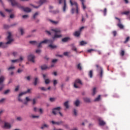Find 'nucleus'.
<instances>
[{
    "instance_id": "f257e3e1",
    "label": "nucleus",
    "mask_w": 130,
    "mask_h": 130,
    "mask_svg": "<svg viewBox=\"0 0 130 130\" xmlns=\"http://www.w3.org/2000/svg\"><path fill=\"white\" fill-rule=\"evenodd\" d=\"M52 31H53L55 33V35L54 37L52 38V40H44V41H42L40 44H39V45H38V48H40L42 47V44H47L48 43H53V42L55 41L56 39L60 38L62 37L61 35V30L58 28H55V29H51L50 31L49 30H45V32L47 33V34L49 36L51 35V34L52 33Z\"/></svg>"
},
{
    "instance_id": "f03ea898",
    "label": "nucleus",
    "mask_w": 130,
    "mask_h": 130,
    "mask_svg": "<svg viewBox=\"0 0 130 130\" xmlns=\"http://www.w3.org/2000/svg\"><path fill=\"white\" fill-rule=\"evenodd\" d=\"M9 1L12 6H17L19 9L23 10L25 13H30L31 12V9L28 7L24 8L23 6H21L20 4L17 3L15 0H8Z\"/></svg>"
},
{
    "instance_id": "7ed1b4c3",
    "label": "nucleus",
    "mask_w": 130,
    "mask_h": 130,
    "mask_svg": "<svg viewBox=\"0 0 130 130\" xmlns=\"http://www.w3.org/2000/svg\"><path fill=\"white\" fill-rule=\"evenodd\" d=\"M12 35L11 32H8V36L7 38V42L6 43H3L2 48H6L8 47V45L11 44L13 42V39H12Z\"/></svg>"
},
{
    "instance_id": "20e7f679",
    "label": "nucleus",
    "mask_w": 130,
    "mask_h": 130,
    "mask_svg": "<svg viewBox=\"0 0 130 130\" xmlns=\"http://www.w3.org/2000/svg\"><path fill=\"white\" fill-rule=\"evenodd\" d=\"M96 67L98 69V71L100 75V78H103V69L100 67L99 64H96Z\"/></svg>"
},
{
    "instance_id": "39448f33",
    "label": "nucleus",
    "mask_w": 130,
    "mask_h": 130,
    "mask_svg": "<svg viewBox=\"0 0 130 130\" xmlns=\"http://www.w3.org/2000/svg\"><path fill=\"white\" fill-rule=\"evenodd\" d=\"M70 2L72 6H75V8L76 9V13L77 14H78L79 12V9L78 8V5L77 3L76 2H72V0H70Z\"/></svg>"
},
{
    "instance_id": "423d86ee",
    "label": "nucleus",
    "mask_w": 130,
    "mask_h": 130,
    "mask_svg": "<svg viewBox=\"0 0 130 130\" xmlns=\"http://www.w3.org/2000/svg\"><path fill=\"white\" fill-rule=\"evenodd\" d=\"M60 109H61V108L60 107H57L56 108H54L52 109V114L54 115H56L58 112H59L60 111Z\"/></svg>"
},
{
    "instance_id": "0eeeda50",
    "label": "nucleus",
    "mask_w": 130,
    "mask_h": 130,
    "mask_svg": "<svg viewBox=\"0 0 130 130\" xmlns=\"http://www.w3.org/2000/svg\"><path fill=\"white\" fill-rule=\"evenodd\" d=\"M115 19L116 20H118V21H119V23L117 24V26L120 29H123L124 25L122 24L120 19L118 17H115Z\"/></svg>"
},
{
    "instance_id": "6e6552de",
    "label": "nucleus",
    "mask_w": 130,
    "mask_h": 130,
    "mask_svg": "<svg viewBox=\"0 0 130 130\" xmlns=\"http://www.w3.org/2000/svg\"><path fill=\"white\" fill-rule=\"evenodd\" d=\"M35 58V56L33 54H30L28 56V61H31L33 63H35V60H34Z\"/></svg>"
},
{
    "instance_id": "1a4fd4ad",
    "label": "nucleus",
    "mask_w": 130,
    "mask_h": 130,
    "mask_svg": "<svg viewBox=\"0 0 130 130\" xmlns=\"http://www.w3.org/2000/svg\"><path fill=\"white\" fill-rule=\"evenodd\" d=\"M48 0H40V2H39V4H40V5L39 6H32L35 9H38L43 4L47 3L48 2Z\"/></svg>"
},
{
    "instance_id": "9d476101",
    "label": "nucleus",
    "mask_w": 130,
    "mask_h": 130,
    "mask_svg": "<svg viewBox=\"0 0 130 130\" xmlns=\"http://www.w3.org/2000/svg\"><path fill=\"white\" fill-rule=\"evenodd\" d=\"M77 84H80L81 85H82V83L80 79H76L75 82L74 83V87L76 88H78L79 87L78 86Z\"/></svg>"
},
{
    "instance_id": "9b49d317",
    "label": "nucleus",
    "mask_w": 130,
    "mask_h": 130,
    "mask_svg": "<svg viewBox=\"0 0 130 130\" xmlns=\"http://www.w3.org/2000/svg\"><path fill=\"white\" fill-rule=\"evenodd\" d=\"M42 76H43V79H45V83L46 84H49L50 82V79H46V76H47V75L42 74Z\"/></svg>"
},
{
    "instance_id": "f8f14e48",
    "label": "nucleus",
    "mask_w": 130,
    "mask_h": 130,
    "mask_svg": "<svg viewBox=\"0 0 130 130\" xmlns=\"http://www.w3.org/2000/svg\"><path fill=\"white\" fill-rule=\"evenodd\" d=\"M17 25V23H14L11 25H7V24H4V28L5 29H8L9 28H10L11 26H16Z\"/></svg>"
},
{
    "instance_id": "ddd939ff",
    "label": "nucleus",
    "mask_w": 130,
    "mask_h": 130,
    "mask_svg": "<svg viewBox=\"0 0 130 130\" xmlns=\"http://www.w3.org/2000/svg\"><path fill=\"white\" fill-rule=\"evenodd\" d=\"M98 120L100 126H104L106 124V123H105V122H104L101 118H99Z\"/></svg>"
},
{
    "instance_id": "4468645a",
    "label": "nucleus",
    "mask_w": 130,
    "mask_h": 130,
    "mask_svg": "<svg viewBox=\"0 0 130 130\" xmlns=\"http://www.w3.org/2000/svg\"><path fill=\"white\" fill-rule=\"evenodd\" d=\"M4 128L10 129L11 128V125L10 124V123H5Z\"/></svg>"
},
{
    "instance_id": "2eb2a0df",
    "label": "nucleus",
    "mask_w": 130,
    "mask_h": 130,
    "mask_svg": "<svg viewBox=\"0 0 130 130\" xmlns=\"http://www.w3.org/2000/svg\"><path fill=\"white\" fill-rule=\"evenodd\" d=\"M5 79L6 78L5 76H3V75H2L1 76H0V85L4 84L3 83L4 82Z\"/></svg>"
},
{
    "instance_id": "dca6fc26",
    "label": "nucleus",
    "mask_w": 130,
    "mask_h": 130,
    "mask_svg": "<svg viewBox=\"0 0 130 130\" xmlns=\"http://www.w3.org/2000/svg\"><path fill=\"white\" fill-rule=\"evenodd\" d=\"M51 123L53 124H57V125H61L63 123V122L62 121H60L59 122H55V121H51Z\"/></svg>"
},
{
    "instance_id": "f3484780",
    "label": "nucleus",
    "mask_w": 130,
    "mask_h": 130,
    "mask_svg": "<svg viewBox=\"0 0 130 130\" xmlns=\"http://www.w3.org/2000/svg\"><path fill=\"white\" fill-rule=\"evenodd\" d=\"M81 2V5H82V9L83 10H85L86 9V6L85 5L84 3L85 1L84 0H80Z\"/></svg>"
},
{
    "instance_id": "a211bd4d",
    "label": "nucleus",
    "mask_w": 130,
    "mask_h": 130,
    "mask_svg": "<svg viewBox=\"0 0 130 130\" xmlns=\"http://www.w3.org/2000/svg\"><path fill=\"white\" fill-rule=\"evenodd\" d=\"M71 40V38L69 37H66L62 39V42L63 43H66L68 42V41Z\"/></svg>"
},
{
    "instance_id": "6ab92c4d",
    "label": "nucleus",
    "mask_w": 130,
    "mask_h": 130,
    "mask_svg": "<svg viewBox=\"0 0 130 130\" xmlns=\"http://www.w3.org/2000/svg\"><path fill=\"white\" fill-rule=\"evenodd\" d=\"M83 100H84V102H86V103H90V102H91L90 99L88 98H83Z\"/></svg>"
},
{
    "instance_id": "aec40b11",
    "label": "nucleus",
    "mask_w": 130,
    "mask_h": 130,
    "mask_svg": "<svg viewBox=\"0 0 130 130\" xmlns=\"http://www.w3.org/2000/svg\"><path fill=\"white\" fill-rule=\"evenodd\" d=\"M88 76L90 78H93V71L92 70L89 71V73H88Z\"/></svg>"
},
{
    "instance_id": "412c9836",
    "label": "nucleus",
    "mask_w": 130,
    "mask_h": 130,
    "mask_svg": "<svg viewBox=\"0 0 130 130\" xmlns=\"http://www.w3.org/2000/svg\"><path fill=\"white\" fill-rule=\"evenodd\" d=\"M67 8V3H66V0H64V5L63 7V12H66Z\"/></svg>"
},
{
    "instance_id": "4be33fe9",
    "label": "nucleus",
    "mask_w": 130,
    "mask_h": 130,
    "mask_svg": "<svg viewBox=\"0 0 130 130\" xmlns=\"http://www.w3.org/2000/svg\"><path fill=\"white\" fill-rule=\"evenodd\" d=\"M47 69H48V67L45 64L42 65V66H41V69L42 70H45Z\"/></svg>"
},
{
    "instance_id": "5701e85b",
    "label": "nucleus",
    "mask_w": 130,
    "mask_h": 130,
    "mask_svg": "<svg viewBox=\"0 0 130 130\" xmlns=\"http://www.w3.org/2000/svg\"><path fill=\"white\" fill-rule=\"evenodd\" d=\"M49 21L53 24H57L59 23V21H54L51 19H49Z\"/></svg>"
},
{
    "instance_id": "b1692460",
    "label": "nucleus",
    "mask_w": 130,
    "mask_h": 130,
    "mask_svg": "<svg viewBox=\"0 0 130 130\" xmlns=\"http://www.w3.org/2000/svg\"><path fill=\"white\" fill-rule=\"evenodd\" d=\"M30 91V89H28L27 91L24 92H21L19 94V96H21L22 95H23V94H25L27 93H28Z\"/></svg>"
},
{
    "instance_id": "393cba45",
    "label": "nucleus",
    "mask_w": 130,
    "mask_h": 130,
    "mask_svg": "<svg viewBox=\"0 0 130 130\" xmlns=\"http://www.w3.org/2000/svg\"><path fill=\"white\" fill-rule=\"evenodd\" d=\"M80 35V31H75L74 34V36L75 37H78Z\"/></svg>"
},
{
    "instance_id": "a878e982",
    "label": "nucleus",
    "mask_w": 130,
    "mask_h": 130,
    "mask_svg": "<svg viewBox=\"0 0 130 130\" xmlns=\"http://www.w3.org/2000/svg\"><path fill=\"white\" fill-rule=\"evenodd\" d=\"M56 100V99L55 98H49V101L50 102H55Z\"/></svg>"
},
{
    "instance_id": "bb28decb",
    "label": "nucleus",
    "mask_w": 130,
    "mask_h": 130,
    "mask_svg": "<svg viewBox=\"0 0 130 130\" xmlns=\"http://www.w3.org/2000/svg\"><path fill=\"white\" fill-rule=\"evenodd\" d=\"M48 47L52 48V49H55L57 48V46L56 45H53L52 44H50L48 45Z\"/></svg>"
},
{
    "instance_id": "cd10ccee",
    "label": "nucleus",
    "mask_w": 130,
    "mask_h": 130,
    "mask_svg": "<svg viewBox=\"0 0 130 130\" xmlns=\"http://www.w3.org/2000/svg\"><path fill=\"white\" fill-rule=\"evenodd\" d=\"M64 106L66 108V109H68L69 108V102L67 101L64 103Z\"/></svg>"
},
{
    "instance_id": "c85d7f7f",
    "label": "nucleus",
    "mask_w": 130,
    "mask_h": 130,
    "mask_svg": "<svg viewBox=\"0 0 130 130\" xmlns=\"http://www.w3.org/2000/svg\"><path fill=\"white\" fill-rule=\"evenodd\" d=\"M38 81H39V79L38 78V77H36L35 79V82H34V85L35 86L37 85Z\"/></svg>"
},
{
    "instance_id": "c756f323",
    "label": "nucleus",
    "mask_w": 130,
    "mask_h": 130,
    "mask_svg": "<svg viewBox=\"0 0 130 130\" xmlns=\"http://www.w3.org/2000/svg\"><path fill=\"white\" fill-rule=\"evenodd\" d=\"M76 107H78L79 105H80V101H79V100H77L74 103Z\"/></svg>"
},
{
    "instance_id": "7c9ffc66",
    "label": "nucleus",
    "mask_w": 130,
    "mask_h": 130,
    "mask_svg": "<svg viewBox=\"0 0 130 130\" xmlns=\"http://www.w3.org/2000/svg\"><path fill=\"white\" fill-rule=\"evenodd\" d=\"M49 127L48 125H47V124H44L43 125H42L41 127V129H44V128H47Z\"/></svg>"
},
{
    "instance_id": "2f4dec72",
    "label": "nucleus",
    "mask_w": 130,
    "mask_h": 130,
    "mask_svg": "<svg viewBox=\"0 0 130 130\" xmlns=\"http://www.w3.org/2000/svg\"><path fill=\"white\" fill-rule=\"evenodd\" d=\"M77 68L80 71H81L82 68V67H81V63H79V64H78L77 65Z\"/></svg>"
},
{
    "instance_id": "473e14b6",
    "label": "nucleus",
    "mask_w": 130,
    "mask_h": 130,
    "mask_svg": "<svg viewBox=\"0 0 130 130\" xmlns=\"http://www.w3.org/2000/svg\"><path fill=\"white\" fill-rule=\"evenodd\" d=\"M92 51H96V50L93 49H90L87 50V52L88 53H91V52Z\"/></svg>"
},
{
    "instance_id": "72a5a7b5",
    "label": "nucleus",
    "mask_w": 130,
    "mask_h": 130,
    "mask_svg": "<svg viewBox=\"0 0 130 130\" xmlns=\"http://www.w3.org/2000/svg\"><path fill=\"white\" fill-rule=\"evenodd\" d=\"M15 67L14 66H11L8 68V71H11L15 70Z\"/></svg>"
},
{
    "instance_id": "f704fd0d",
    "label": "nucleus",
    "mask_w": 130,
    "mask_h": 130,
    "mask_svg": "<svg viewBox=\"0 0 130 130\" xmlns=\"http://www.w3.org/2000/svg\"><path fill=\"white\" fill-rule=\"evenodd\" d=\"M72 49L76 52H77V48H76V47L74 46V44H72Z\"/></svg>"
},
{
    "instance_id": "c9c22d12",
    "label": "nucleus",
    "mask_w": 130,
    "mask_h": 130,
    "mask_svg": "<svg viewBox=\"0 0 130 130\" xmlns=\"http://www.w3.org/2000/svg\"><path fill=\"white\" fill-rule=\"evenodd\" d=\"M129 14V11H125L121 13L122 15H128Z\"/></svg>"
},
{
    "instance_id": "e433bc0d",
    "label": "nucleus",
    "mask_w": 130,
    "mask_h": 130,
    "mask_svg": "<svg viewBox=\"0 0 130 130\" xmlns=\"http://www.w3.org/2000/svg\"><path fill=\"white\" fill-rule=\"evenodd\" d=\"M29 43L32 44V45H37V42L35 41H30Z\"/></svg>"
},
{
    "instance_id": "4c0bfd02",
    "label": "nucleus",
    "mask_w": 130,
    "mask_h": 130,
    "mask_svg": "<svg viewBox=\"0 0 130 130\" xmlns=\"http://www.w3.org/2000/svg\"><path fill=\"white\" fill-rule=\"evenodd\" d=\"M87 44V43L84 41H82L80 42V45H81V46H83V45H86Z\"/></svg>"
},
{
    "instance_id": "58836bf2",
    "label": "nucleus",
    "mask_w": 130,
    "mask_h": 130,
    "mask_svg": "<svg viewBox=\"0 0 130 130\" xmlns=\"http://www.w3.org/2000/svg\"><path fill=\"white\" fill-rule=\"evenodd\" d=\"M19 30H20V31L21 32V35H23V34H24V30H23V29L21 27V28H19Z\"/></svg>"
},
{
    "instance_id": "ea45409f",
    "label": "nucleus",
    "mask_w": 130,
    "mask_h": 130,
    "mask_svg": "<svg viewBox=\"0 0 130 130\" xmlns=\"http://www.w3.org/2000/svg\"><path fill=\"white\" fill-rule=\"evenodd\" d=\"M96 88L95 87L93 88V91H92V95H94L96 94Z\"/></svg>"
},
{
    "instance_id": "a19ab883",
    "label": "nucleus",
    "mask_w": 130,
    "mask_h": 130,
    "mask_svg": "<svg viewBox=\"0 0 130 130\" xmlns=\"http://www.w3.org/2000/svg\"><path fill=\"white\" fill-rule=\"evenodd\" d=\"M101 99V95H99L98 98H95L94 101H100Z\"/></svg>"
},
{
    "instance_id": "79ce46f5",
    "label": "nucleus",
    "mask_w": 130,
    "mask_h": 130,
    "mask_svg": "<svg viewBox=\"0 0 130 130\" xmlns=\"http://www.w3.org/2000/svg\"><path fill=\"white\" fill-rule=\"evenodd\" d=\"M39 13L38 12L35 13V14L34 15L33 18L34 19L36 18V17L38 16Z\"/></svg>"
},
{
    "instance_id": "37998d69",
    "label": "nucleus",
    "mask_w": 130,
    "mask_h": 130,
    "mask_svg": "<svg viewBox=\"0 0 130 130\" xmlns=\"http://www.w3.org/2000/svg\"><path fill=\"white\" fill-rule=\"evenodd\" d=\"M129 39H130V38H129V37H127V38H126V40L124 42V44L127 43L129 41Z\"/></svg>"
},
{
    "instance_id": "c03bdc74",
    "label": "nucleus",
    "mask_w": 130,
    "mask_h": 130,
    "mask_svg": "<svg viewBox=\"0 0 130 130\" xmlns=\"http://www.w3.org/2000/svg\"><path fill=\"white\" fill-rule=\"evenodd\" d=\"M70 53V52H64L63 53V55L64 56H69V54Z\"/></svg>"
},
{
    "instance_id": "a18cd8bd",
    "label": "nucleus",
    "mask_w": 130,
    "mask_h": 130,
    "mask_svg": "<svg viewBox=\"0 0 130 130\" xmlns=\"http://www.w3.org/2000/svg\"><path fill=\"white\" fill-rule=\"evenodd\" d=\"M73 112H74V114L75 116H76L77 115V111L74 109V111H73Z\"/></svg>"
},
{
    "instance_id": "49530a36",
    "label": "nucleus",
    "mask_w": 130,
    "mask_h": 130,
    "mask_svg": "<svg viewBox=\"0 0 130 130\" xmlns=\"http://www.w3.org/2000/svg\"><path fill=\"white\" fill-rule=\"evenodd\" d=\"M32 118H39L40 117V116L32 115Z\"/></svg>"
},
{
    "instance_id": "de8ad7c7",
    "label": "nucleus",
    "mask_w": 130,
    "mask_h": 130,
    "mask_svg": "<svg viewBox=\"0 0 130 130\" xmlns=\"http://www.w3.org/2000/svg\"><path fill=\"white\" fill-rule=\"evenodd\" d=\"M57 84V81L56 80H55L53 81V85L54 86H56Z\"/></svg>"
},
{
    "instance_id": "09e8293b",
    "label": "nucleus",
    "mask_w": 130,
    "mask_h": 130,
    "mask_svg": "<svg viewBox=\"0 0 130 130\" xmlns=\"http://www.w3.org/2000/svg\"><path fill=\"white\" fill-rule=\"evenodd\" d=\"M0 15L2 17H5V15L4 14V13L2 11H0Z\"/></svg>"
},
{
    "instance_id": "8fccbe9b",
    "label": "nucleus",
    "mask_w": 130,
    "mask_h": 130,
    "mask_svg": "<svg viewBox=\"0 0 130 130\" xmlns=\"http://www.w3.org/2000/svg\"><path fill=\"white\" fill-rule=\"evenodd\" d=\"M19 59H15V60H11V62L12 63H15V62H19Z\"/></svg>"
},
{
    "instance_id": "3c124183",
    "label": "nucleus",
    "mask_w": 130,
    "mask_h": 130,
    "mask_svg": "<svg viewBox=\"0 0 130 130\" xmlns=\"http://www.w3.org/2000/svg\"><path fill=\"white\" fill-rule=\"evenodd\" d=\"M124 54H125V52H124V50H122L121 52V53H120V55H121V56H123L124 55Z\"/></svg>"
},
{
    "instance_id": "603ef678",
    "label": "nucleus",
    "mask_w": 130,
    "mask_h": 130,
    "mask_svg": "<svg viewBox=\"0 0 130 130\" xmlns=\"http://www.w3.org/2000/svg\"><path fill=\"white\" fill-rule=\"evenodd\" d=\"M0 85H1V86L0 87V91H2L5 87V85L1 84Z\"/></svg>"
},
{
    "instance_id": "864d4df0",
    "label": "nucleus",
    "mask_w": 130,
    "mask_h": 130,
    "mask_svg": "<svg viewBox=\"0 0 130 130\" xmlns=\"http://www.w3.org/2000/svg\"><path fill=\"white\" fill-rule=\"evenodd\" d=\"M107 13V9L106 8H105L104 10V16H106Z\"/></svg>"
},
{
    "instance_id": "5fc2aeb1",
    "label": "nucleus",
    "mask_w": 130,
    "mask_h": 130,
    "mask_svg": "<svg viewBox=\"0 0 130 130\" xmlns=\"http://www.w3.org/2000/svg\"><path fill=\"white\" fill-rule=\"evenodd\" d=\"M39 88L41 89V90H43V91H47V89H46V88H45V87H40V88Z\"/></svg>"
},
{
    "instance_id": "6e6d98bb",
    "label": "nucleus",
    "mask_w": 130,
    "mask_h": 130,
    "mask_svg": "<svg viewBox=\"0 0 130 130\" xmlns=\"http://www.w3.org/2000/svg\"><path fill=\"white\" fill-rule=\"evenodd\" d=\"M28 17V15H24L22 16V18L23 19H26Z\"/></svg>"
},
{
    "instance_id": "4d7b16f0",
    "label": "nucleus",
    "mask_w": 130,
    "mask_h": 130,
    "mask_svg": "<svg viewBox=\"0 0 130 130\" xmlns=\"http://www.w3.org/2000/svg\"><path fill=\"white\" fill-rule=\"evenodd\" d=\"M6 100V99H2L0 100V103H4Z\"/></svg>"
},
{
    "instance_id": "13d9d810",
    "label": "nucleus",
    "mask_w": 130,
    "mask_h": 130,
    "mask_svg": "<svg viewBox=\"0 0 130 130\" xmlns=\"http://www.w3.org/2000/svg\"><path fill=\"white\" fill-rule=\"evenodd\" d=\"M75 11V9L74 8H73L72 9V10H71V13H72V14H74Z\"/></svg>"
},
{
    "instance_id": "bf43d9fd",
    "label": "nucleus",
    "mask_w": 130,
    "mask_h": 130,
    "mask_svg": "<svg viewBox=\"0 0 130 130\" xmlns=\"http://www.w3.org/2000/svg\"><path fill=\"white\" fill-rule=\"evenodd\" d=\"M57 61H58V59H53V60H52V63H56V62H57Z\"/></svg>"
},
{
    "instance_id": "052dcab7",
    "label": "nucleus",
    "mask_w": 130,
    "mask_h": 130,
    "mask_svg": "<svg viewBox=\"0 0 130 130\" xmlns=\"http://www.w3.org/2000/svg\"><path fill=\"white\" fill-rule=\"evenodd\" d=\"M19 86L18 85L16 87L15 91H18L19 90Z\"/></svg>"
},
{
    "instance_id": "680f3d73",
    "label": "nucleus",
    "mask_w": 130,
    "mask_h": 130,
    "mask_svg": "<svg viewBox=\"0 0 130 130\" xmlns=\"http://www.w3.org/2000/svg\"><path fill=\"white\" fill-rule=\"evenodd\" d=\"M10 91V90L8 89L4 92V94H8Z\"/></svg>"
},
{
    "instance_id": "e2e57ef3",
    "label": "nucleus",
    "mask_w": 130,
    "mask_h": 130,
    "mask_svg": "<svg viewBox=\"0 0 130 130\" xmlns=\"http://www.w3.org/2000/svg\"><path fill=\"white\" fill-rule=\"evenodd\" d=\"M17 120L18 121H20L22 120V118H21V117H17Z\"/></svg>"
},
{
    "instance_id": "0e129e2a",
    "label": "nucleus",
    "mask_w": 130,
    "mask_h": 130,
    "mask_svg": "<svg viewBox=\"0 0 130 130\" xmlns=\"http://www.w3.org/2000/svg\"><path fill=\"white\" fill-rule=\"evenodd\" d=\"M39 111L40 112V113L41 114H42V113H43V109H41V108H40V109H39Z\"/></svg>"
},
{
    "instance_id": "69168bd1",
    "label": "nucleus",
    "mask_w": 130,
    "mask_h": 130,
    "mask_svg": "<svg viewBox=\"0 0 130 130\" xmlns=\"http://www.w3.org/2000/svg\"><path fill=\"white\" fill-rule=\"evenodd\" d=\"M113 36H114V37H115V36H116V35H117L116 31L115 30H114V31H113Z\"/></svg>"
},
{
    "instance_id": "338daca9",
    "label": "nucleus",
    "mask_w": 130,
    "mask_h": 130,
    "mask_svg": "<svg viewBox=\"0 0 130 130\" xmlns=\"http://www.w3.org/2000/svg\"><path fill=\"white\" fill-rule=\"evenodd\" d=\"M41 52V50H40V49H38V50H36V53H40Z\"/></svg>"
},
{
    "instance_id": "774afa93",
    "label": "nucleus",
    "mask_w": 130,
    "mask_h": 130,
    "mask_svg": "<svg viewBox=\"0 0 130 130\" xmlns=\"http://www.w3.org/2000/svg\"><path fill=\"white\" fill-rule=\"evenodd\" d=\"M22 72V70L19 69L18 70H17V72L18 73H21V72Z\"/></svg>"
}]
</instances>
